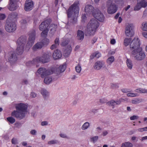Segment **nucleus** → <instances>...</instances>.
I'll list each match as a JSON object with an SVG mask.
<instances>
[{
    "mask_svg": "<svg viewBox=\"0 0 147 147\" xmlns=\"http://www.w3.org/2000/svg\"><path fill=\"white\" fill-rule=\"evenodd\" d=\"M134 26L132 24H128L126 25L125 34L126 36L131 37L134 34L133 31Z\"/></svg>",
    "mask_w": 147,
    "mask_h": 147,
    "instance_id": "12",
    "label": "nucleus"
},
{
    "mask_svg": "<svg viewBox=\"0 0 147 147\" xmlns=\"http://www.w3.org/2000/svg\"><path fill=\"white\" fill-rule=\"evenodd\" d=\"M17 1V0H9V3L16 4Z\"/></svg>",
    "mask_w": 147,
    "mask_h": 147,
    "instance_id": "60",
    "label": "nucleus"
},
{
    "mask_svg": "<svg viewBox=\"0 0 147 147\" xmlns=\"http://www.w3.org/2000/svg\"><path fill=\"white\" fill-rule=\"evenodd\" d=\"M41 93L45 98L48 97L49 95V92L46 89H44L41 90Z\"/></svg>",
    "mask_w": 147,
    "mask_h": 147,
    "instance_id": "29",
    "label": "nucleus"
},
{
    "mask_svg": "<svg viewBox=\"0 0 147 147\" xmlns=\"http://www.w3.org/2000/svg\"><path fill=\"white\" fill-rule=\"evenodd\" d=\"M75 69L76 72L78 73H80L82 69L81 66L80 64H78V65L76 66Z\"/></svg>",
    "mask_w": 147,
    "mask_h": 147,
    "instance_id": "42",
    "label": "nucleus"
},
{
    "mask_svg": "<svg viewBox=\"0 0 147 147\" xmlns=\"http://www.w3.org/2000/svg\"><path fill=\"white\" fill-rule=\"evenodd\" d=\"M71 47L69 46L68 49H67L65 50L63 52V55L65 57L69 56L71 51Z\"/></svg>",
    "mask_w": 147,
    "mask_h": 147,
    "instance_id": "28",
    "label": "nucleus"
},
{
    "mask_svg": "<svg viewBox=\"0 0 147 147\" xmlns=\"http://www.w3.org/2000/svg\"><path fill=\"white\" fill-rule=\"evenodd\" d=\"M138 1L142 7L145 8L147 6V0H138Z\"/></svg>",
    "mask_w": 147,
    "mask_h": 147,
    "instance_id": "25",
    "label": "nucleus"
},
{
    "mask_svg": "<svg viewBox=\"0 0 147 147\" xmlns=\"http://www.w3.org/2000/svg\"><path fill=\"white\" fill-rule=\"evenodd\" d=\"M48 124V122L46 121H42L41 123V125L42 126L47 125Z\"/></svg>",
    "mask_w": 147,
    "mask_h": 147,
    "instance_id": "61",
    "label": "nucleus"
},
{
    "mask_svg": "<svg viewBox=\"0 0 147 147\" xmlns=\"http://www.w3.org/2000/svg\"><path fill=\"white\" fill-rule=\"evenodd\" d=\"M60 136L63 138H67V136L65 134L61 133L59 134Z\"/></svg>",
    "mask_w": 147,
    "mask_h": 147,
    "instance_id": "59",
    "label": "nucleus"
},
{
    "mask_svg": "<svg viewBox=\"0 0 147 147\" xmlns=\"http://www.w3.org/2000/svg\"><path fill=\"white\" fill-rule=\"evenodd\" d=\"M140 47V43L139 39L137 38H134L130 44V48L132 51L131 53L134 51H137L139 49H142Z\"/></svg>",
    "mask_w": 147,
    "mask_h": 147,
    "instance_id": "4",
    "label": "nucleus"
},
{
    "mask_svg": "<svg viewBox=\"0 0 147 147\" xmlns=\"http://www.w3.org/2000/svg\"><path fill=\"white\" fill-rule=\"evenodd\" d=\"M57 46L55 44L53 45L51 47V49L53 50L57 47Z\"/></svg>",
    "mask_w": 147,
    "mask_h": 147,
    "instance_id": "63",
    "label": "nucleus"
},
{
    "mask_svg": "<svg viewBox=\"0 0 147 147\" xmlns=\"http://www.w3.org/2000/svg\"><path fill=\"white\" fill-rule=\"evenodd\" d=\"M84 32L82 30H78L77 31L76 37L77 39L80 40L82 41L84 38Z\"/></svg>",
    "mask_w": 147,
    "mask_h": 147,
    "instance_id": "20",
    "label": "nucleus"
},
{
    "mask_svg": "<svg viewBox=\"0 0 147 147\" xmlns=\"http://www.w3.org/2000/svg\"><path fill=\"white\" fill-rule=\"evenodd\" d=\"M142 7L140 4H138V1L137 3V5L135 6L134 8V10L135 11H138L140 10L141 7Z\"/></svg>",
    "mask_w": 147,
    "mask_h": 147,
    "instance_id": "43",
    "label": "nucleus"
},
{
    "mask_svg": "<svg viewBox=\"0 0 147 147\" xmlns=\"http://www.w3.org/2000/svg\"><path fill=\"white\" fill-rule=\"evenodd\" d=\"M111 87L113 89H117L119 88V86L117 84H112L111 85Z\"/></svg>",
    "mask_w": 147,
    "mask_h": 147,
    "instance_id": "51",
    "label": "nucleus"
},
{
    "mask_svg": "<svg viewBox=\"0 0 147 147\" xmlns=\"http://www.w3.org/2000/svg\"><path fill=\"white\" fill-rule=\"evenodd\" d=\"M15 105L16 110L11 113V116L19 119H23L27 113V105L24 103H20L15 104Z\"/></svg>",
    "mask_w": 147,
    "mask_h": 147,
    "instance_id": "2",
    "label": "nucleus"
},
{
    "mask_svg": "<svg viewBox=\"0 0 147 147\" xmlns=\"http://www.w3.org/2000/svg\"><path fill=\"white\" fill-rule=\"evenodd\" d=\"M59 39L58 38H56L55 40V44L58 46L59 44Z\"/></svg>",
    "mask_w": 147,
    "mask_h": 147,
    "instance_id": "54",
    "label": "nucleus"
},
{
    "mask_svg": "<svg viewBox=\"0 0 147 147\" xmlns=\"http://www.w3.org/2000/svg\"><path fill=\"white\" fill-rule=\"evenodd\" d=\"M142 34L144 37L147 38V32H144L142 33Z\"/></svg>",
    "mask_w": 147,
    "mask_h": 147,
    "instance_id": "64",
    "label": "nucleus"
},
{
    "mask_svg": "<svg viewBox=\"0 0 147 147\" xmlns=\"http://www.w3.org/2000/svg\"><path fill=\"white\" fill-rule=\"evenodd\" d=\"M26 38L25 37L21 36L17 40L18 44L24 46L26 43Z\"/></svg>",
    "mask_w": 147,
    "mask_h": 147,
    "instance_id": "22",
    "label": "nucleus"
},
{
    "mask_svg": "<svg viewBox=\"0 0 147 147\" xmlns=\"http://www.w3.org/2000/svg\"><path fill=\"white\" fill-rule=\"evenodd\" d=\"M49 42V40L47 38H45L41 42H38L32 47V50L34 51L41 49L42 47L45 45H47Z\"/></svg>",
    "mask_w": 147,
    "mask_h": 147,
    "instance_id": "10",
    "label": "nucleus"
},
{
    "mask_svg": "<svg viewBox=\"0 0 147 147\" xmlns=\"http://www.w3.org/2000/svg\"><path fill=\"white\" fill-rule=\"evenodd\" d=\"M132 54L134 59L138 61L143 60L146 57L144 53L142 51V49H139L137 51H134Z\"/></svg>",
    "mask_w": 147,
    "mask_h": 147,
    "instance_id": "5",
    "label": "nucleus"
},
{
    "mask_svg": "<svg viewBox=\"0 0 147 147\" xmlns=\"http://www.w3.org/2000/svg\"><path fill=\"white\" fill-rule=\"evenodd\" d=\"M37 132L35 129L32 130L30 131V133L33 135H36Z\"/></svg>",
    "mask_w": 147,
    "mask_h": 147,
    "instance_id": "57",
    "label": "nucleus"
},
{
    "mask_svg": "<svg viewBox=\"0 0 147 147\" xmlns=\"http://www.w3.org/2000/svg\"><path fill=\"white\" fill-rule=\"evenodd\" d=\"M125 99L126 100H127L126 98L124 99L123 98H121L117 100L116 101H115L116 105H119L120 104L121 102H123L125 100Z\"/></svg>",
    "mask_w": 147,
    "mask_h": 147,
    "instance_id": "44",
    "label": "nucleus"
},
{
    "mask_svg": "<svg viewBox=\"0 0 147 147\" xmlns=\"http://www.w3.org/2000/svg\"><path fill=\"white\" fill-rule=\"evenodd\" d=\"M50 24V20H45L42 22L40 25L39 29L42 31L46 29H49L48 27Z\"/></svg>",
    "mask_w": 147,
    "mask_h": 147,
    "instance_id": "14",
    "label": "nucleus"
},
{
    "mask_svg": "<svg viewBox=\"0 0 147 147\" xmlns=\"http://www.w3.org/2000/svg\"><path fill=\"white\" fill-rule=\"evenodd\" d=\"M101 56V54L98 51H96L93 53L91 56V59H93L94 57H96L97 58H99Z\"/></svg>",
    "mask_w": 147,
    "mask_h": 147,
    "instance_id": "32",
    "label": "nucleus"
},
{
    "mask_svg": "<svg viewBox=\"0 0 147 147\" xmlns=\"http://www.w3.org/2000/svg\"><path fill=\"white\" fill-rule=\"evenodd\" d=\"M5 30L9 32H14L16 29V24L14 22L11 21H8L6 20L5 26Z\"/></svg>",
    "mask_w": 147,
    "mask_h": 147,
    "instance_id": "9",
    "label": "nucleus"
},
{
    "mask_svg": "<svg viewBox=\"0 0 147 147\" xmlns=\"http://www.w3.org/2000/svg\"><path fill=\"white\" fill-rule=\"evenodd\" d=\"M121 91L124 93H128L129 92V90L126 88H123L121 89Z\"/></svg>",
    "mask_w": 147,
    "mask_h": 147,
    "instance_id": "56",
    "label": "nucleus"
},
{
    "mask_svg": "<svg viewBox=\"0 0 147 147\" xmlns=\"http://www.w3.org/2000/svg\"><path fill=\"white\" fill-rule=\"evenodd\" d=\"M131 41V39L130 38H125L123 41V44L125 47L128 46L130 43Z\"/></svg>",
    "mask_w": 147,
    "mask_h": 147,
    "instance_id": "34",
    "label": "nucleus"
},
{
    "mask_svg": "<svg viewBox=\"0 0 147 147\" xmlns=\"http://www.w3.org/2000/svg\"><path fill=\"white\" fill-rule=\"evenodd\" d=\"M81 21L82 22L84 23L87 20V17L86 14H83L82 16Z\"/></svg>",
    "mask_w": 147,
    "mask_h": 147,
    "instance_id": "46",
    "label": "nucleus"
},
{
    "mask_svg": "<svg viewBox=\"0 0 147 147\" xmlns=\"http://www.w3.org/2000/svg\"><path fill=\"white\" fill-rule=\"evenodd\" d=\"M98 136H96L93 137L91 138L90 139L94 143L97 141L98 139Z\"/></svg>",
    "mask_w": 147,
    "mask_h": 147,
    "instance_id": "48",
    "label": "nucleus"
},
{
    "mask_svg": "<svg viewBox=\"0 0 147 147\" xmlns=\"http://www.w3.org/2000/svg\"><path fill=\"white\" fill-rule=\"evenodd\" d=\"M79 1L75 2L67 10V13L68 23H71L73 24H76L79 13Z\"/></svg>",
    "mask_w": 147,
    "mask_h": 147,
    "instance_id": "1",
    "label": "nucleus"
},
{
    "mask_svg": "<svg viewBox=\"0 0 147 147\" xmlns=\"http://www.w3.org/2000/svg\"><path fill=\"white\" fill-rule=\"evenodd\" d=\"M37 72L40 75L42 78L52 74L53 71L51 69H47L44 67L39 68L37 70Z\"/></svg>",
    "mask_w": 147,
    "mask_h": 147,
    "instance_id": "8",
    "label": "nucleus"
},
{
    "mask_svg": "<svg viewBox=\"0 0 147 147\" xmlns=\"http://www.w3.org/2000/svg\"><path fill=\"white\" fill-rule=\"evenodd\" d=\"M104 64L105 62L103 61H98L95 63L94 68L96 70H99L103 67Z\"/></svg>",
    "mask_w": 147,
    "mask_h": 147,
    "instance_id": "18",
    "label": "nucleus"
},
{
    "mask_svg": "<svg viewBox=\"0 0 147 147\" xmlns=\"http://www.w3.org/2000/svg\"><path fill=\"white\" fill-rule=\"evenodd\" d=\"M24 46L18 44V47L16 50V52L18 55H21L24 51Z\"/></svg>",
    "mask_w": 147,
    "mask_h": 147,
    "instance_id": "23",
    "label": "nucleus"
},
{
    "mask_svg": "<svg viewBox=\"0 0 147 147\" xmlns=\"http://www.w3.org/2000/svg\"><path fill=\"white\" fill-rule=\"evenodd\" d=\"M90 126V124L88 122H86L84 123L82 127V130H85L87 129Z\"/></svg>",
    "mask_w": 147,
    "mask_h": 147,
    "instance_id": "38",
    "label": "nucleus"
},
{
    "mask_svg": "<svg viewBox=\"0 0 147 147\" xmlns=\"http://www.w3.org/2000/svg\"><path fill=\"white\" fill-rule=\"evenodd\" d=\"M107 104L109 106H113V108H114V106L116 105L115 101L113 100L108 102Z\"/></svg>",
    "mask_w": 147,
    "mask_h": 147,
    "instance_id": "40",
    "label": "nucleus"
},
{
    "mask_svg": "<svg viewBox=\"0 0 147 147\" xmlns=\"http://www.w3.org/2000/svg\"><path fill=\"white\" fill-rule=\"evenodd\" d=\"M114 60V57L112 56L108 59L107 62L108 64L110 65L113 62Z\"/></svg>",
    "mask_w": 147,
    "mask_h": 147,
    "instance_id": "37",
    "label": "nucleus"
},
{
    "mask_svg": "<svg viewBox=\"0 0 147 147\" xmlns=\"http://www.w3.org/2000/svg\"><path fill=\"white\" fill-rule=\"evenodd\" d=\"M69 42V41L68 40H65V41L63 42L62 43L61 45L62 46H65L67 45Z\"/></svg>",
    "mask_w": 147,
    "mask_h": 147,
    "instance_id": "55",
    "label": "nucleus"
},
{
    "mask_svg": "<svg viewBox=\"0 0 147 147\" xmlns=\"http://www.w3.org/2000/svg\"><path fill=\"white\" fill-rule=\"evenodd\" d=\"M112 45H114L116 42L115 40V39H112L110 41Z\"/></svg>",
    "mask_w": 147,
    "mask_h": 147,
    "instance_id": "62",
    "label": "nucleus"
},
{
    "mask_svg": "<svg viewBox=\"0 0 147 147\" xmlns=\"http://www.w3.org/2000/svg\"><path fill=\"white\" fill-rule=\"evenodd\" d=\"M99 26V24L98 21L95 19H92L87 25L86 32L89 35H93L95 34Z\"/></svg>",
    "mask_w": 147,
    "mask_h": 147,
    "instance_id": "3",
    "label": "nucleus"
},
{
    "mask_svg": "<svg viewBox=\"0 0 147 147\" xmlns=\"http://www.w3.org/2000/svg\"><path fill=\"white\" fill-rule=\"evenodd\" d=\"M53 56L55 59H57L61 57L62 54L60 51L57 49L53 53Z\"/></svg>",
    "mask_w": 147,
    "mask_h": 147,
    "instance_id": "21",
    "label": "nucleus"
},
{
    "mask_svg": "<svg viewBox=\"0 0 147 147\" xmlns=\"http://www.w3.org/2000/svg\"><path fill=\"white\" fill-rule=\"evenodd\" d=\"M127 96L128 97H135L137 96V94L136 93L129 92L127 94Z\"/></svg>",
    "mask_w": 147,
    "mask_h": 147,
    "instance_id": "45",
    "label": "nucleus"
},
{
    "mask_svg": "<svg viewBox=\"0 0 147 147\" xmlns=\"http://www.w3.org/2000/svg\"><path fill=\"white\" fill-rule=\"evenodd\" d=\"M7 121L11 123H13L15 122V119L12 117H9L7 118Z\"/></svg>",
    "mask_w": 147,
    "mask_h": 147,
    "instance_id": "41",
    "label": "nucleus"
},
{
    "mask_svg": "<svg viewBox=\"0 0 147 147\" xmlns=\"http://www.w3.org/2000/svg\"><path fill=\"white\" fill-rule=\"evenodd\" d=\"M6 17L5 15L4 14L0 13V20H4Z\"/></svg>",
    "mask_w": 147,
    "mask_h": 147,
    "instance_id": "50",
    "label": "nucleus"
},
{
    "mask_svg": "<svg viewBox=\"0 0 147 147\" xmlns=\"http://www.w3.org/2000/svg\"><path fill=\"white\" fill-rule=\"evenodd\" d=\"M8 59L11 63H13L16 61L17 58L15 53L11 52L9 53Z\"/></svg>",
    "mask_w": 147,
    "mask_h": 147,
    "instance_id": "16",
    "label": "nucleus"
},
{
    "mask_svg": "<svg viewBox=\"0 0 147 147\" xmlns=\"http://www.w3.org/2000/svg\"><path fill=\"white\" fill-rule=\"evenodd\" d=\"M96 9H94L93 6L91 5H86L84 8V11L87 13L92 14V13L94 12V10Z\"/></svg>",
    "mask_w": 147,
    "mask_h": 147,
    "instance_id": "17",
    "label": "nucleus"
},
{
    "mask_svg": "<svg viewBox=\"0 0 147 147\" xmlns=\"http://www.w3.org/2000/svg\"><path fill=\"white\" fill-rule=\"evenodd\" d=\"M44 78H45L44 80V82L46 84H49L52 81V79L50 76H47Z\"/></svg>",
    "mask_w": 147,
    "mask_h": 147,
    "instance_id": "27",
    "label": "nucleus"
},
{
    "mask_svg": "<svg viewBox=\"0 0 147 147\" xmlns=\"http://www.w3.org/2000/svg\"><path fill=\"white\" fill-rule=\"evenodd\" d=\"M17 16V14L16 13L12 12L9 14L7 20L8 21L12 20L16 18Z\"/></svg>",
    "mask_w": 147,
    "mask_h": 147,
    "instance_id": "24",
    "label": "nucleus"
},
{
    "mask_svg": "<svg viewBox=\"0 0 147 147\" xmlns=\"http://www.w3.org/2000/svg\"><path fill=\"white\" fill-rule=\"evenodd\" d=\"M94 12L92 13V15L95 18L100 22H103L104 19L103 14L100 11L97 9L94 10Z\"/></svg>",
    "mask_w": 147,
    "mask_h": 147,
    "instance_id": "13",
    "label": "nucleus"
},
{
    "mask_svg": "<svg viewBox=\"0 0 147 147\" xmlns=\"http://www.w3.org/2000/svg\"><path fill=\"white\" fill-rule=\"evenodd\" d=\"M143 100L142 99L139 98H136L131 100V102L132 104H136L142 102Z\"/></svg>",
    "mask_w": 147,
    "mask_h": 147,
    "instance_id": "31",
    "label": "nucleus"
},
{
    "mask_svg": "<svg viewBox=\"0 0 147 147\" xmlns=\"http://www.w3.org/2000/svg\"><path fill=\"white\" fill-rule=\"evenodd\" d=\"M66 67L65 64H63L60 66L58 68L56 69L55 73L59 75L61 73L64 71Z\"/></svg>",
    "mask_w": 147,
    "mask_h": 147,
    "instance_id": "19",
    "label": "nucleus"
},
{
    "mask_svg": "<svg viewBox=\"0 0 147 147\" xmlns=\"http://www.w3.org/2000/svg\"><path fill=\"white\" fill-rule=\"evenodd\" d=\"M126 63L128 68L129 69H131L133 66L131 61L129 59H127L126 61Z\"/></svg>",
    "mask_w": 147,
    "mask_h": 147,
    "instance_id": "30",
    "label": "nucleus"
},
{
    "mask_svg": "<svg viewBox=\"0 0 147 147\" xmlns=\"http://www.w3.org/2000/svg\"><path fill=\"white\" fill-rule=\"evenodd\" d=\"M113 1V0H109L107 2L106 6L107 8V12L109 14L114 13L117 10L115 5L112 3Z\"/></svg>",
    "mask_w": 147,
    "mask_h": 147,
    "instance_id": "6",
    "label": "nucleus"
},
{
    "mask_svg": "<svg viewBox=\"0 0 147 147\" xmlns=\"http://www.w3.org/2000/svg\"><path fill=\"white\" fill-rule=\"evenodd\" d=\"M51 55L50 53H46L41 57H37L36 58L35 60L38 62H42L43 63H47L49 61Z\"/></svg>",
    "mask_w": 147,
    "mask_h": 147,
    "instance_id": "7",
    "label": "nucleus"
},
{
    "mask_svg": "<svg viewBox=\"0 0 147 147\" xmlns=\"http://www.w3.org/2000/svg\"><path fill=\"white\" fill-rule=\"evenodd\" d=\"M8 8L10 11L15 10L16 9V4L9 3Z\"/></svg>",
    "mask_w": 147,
    "mask_h": 147,
    "instance_id": "26",
    "label": "nucleus"
},
{
    "mask_svg": "<svg viewBox=\"0 0 147 147\" xmlns=\"http://www.w3.org/2000/svg\"><path fill=\"white\" fill-rule=\"evenodd\" d=\"M141 28L143 31H147V22H144L142 23Z\"/></svg>",
    "mask_w": 147,
    "mask_h": 147,
    "instance_id": "33",
    "label": "nucleus"
},
{
    "mask_svg": "<svg viewBox=\"0 0 147 147\" xmlns=\"http://www.w3.org/2000/svg\"><path fill=\"white\" fill-rule=\"evenodd\" d=\"M11 142L12 144H18V141L16 139L13 138L11 140Z\"/></svg>",
    "mask_w": 147,
    "mask_h": 147,
    "instance_id": "53",
    "label": "nucleus"
},
{
    "mask_svg": "<svg viewBox=\"0 0 147 147\" xmlns=\"http://www.w3.org/2000/svg\"><path fill=\"white\" fill-rule=\"evenodd\" d=\"M133 145L132 143L129 142H125L123 143L121 147H132Z\"/></svg>",
    "mask_w": 147,
    "mask_h": 147,
    "instance_id": "36",
    "label": "nucleus"
},
{
    "mask_svg": "<svg viewBox=\"0 0 147 147\" xmlns=\"http://www.w3.org/2000/svg\"><path fill=\"white\" fill-rule=\"evenodd\" d=\"M135 91L140 93H144L147 92V90L145 89L139 88L136 89Z\"/></svg>",
    "mask_w": 147,
    "mask_h": 147,
    "instance_id": "35",
    "label": "nucleus"
},
{
    "mask_svg": "<svg viewBox=\"0 0 147 147\" xmlns=\"http://www.w3.org/2000/svg\"><path fill=\"white\" fill-rule=\"evenodd\" d=\"M139 118V117L138 116L134 115L132 116H131L130 117V119L131 120H133L138 119Z\"/></svg>",
    "mask_w": 147,
    "mask_h": 147,
    "instance_id": "49",
    "label": "nucleus"
},
{
    "mask_svg": "<svg viewBox=\"0 0 147 147\" xmlns=\"http://www.w3.org/2000/svg\"><path fill=\"white\" fill-rule=\"evenodd\" d=\"M29 37L28 39L27 46L30 48L32 47L34 43L35 38V31L33 30L30 32Z\"/></svg>",
    "mask_w": 147,
    "mask_h": 147,
    "instance_id": "11",
    "label": "nucleus"
},
{
    "mask_svg": "<svg viewBox=\"0 0 147 147\" xmlns=\"http://www.w3.org/2000/svg\"><path fill=\"white\" fill-rule=\"evenodd\" d=\"M20 22L22 25H23L26 24L27 23V21L26 20L24 19L20 21Z\"/></svg>",
    "mask_w": 147,
    "mask_h": 147,
    "instance_id": "52",
    "label": "nucleus"
},
{
    "mask_svg": "<svg viewBox=\"0 0 147 147\" xmlns=\"http://www.w3.org/2000/svg\"><path fill=\"white\" fill-rule=\"evenodd\" d=\"M33 6V3L31 0H27L25 4L24 9L26 11H30L32 9Z\"/></svg>",
    "mask_w": 147,
    "mask_h": 147,
    "instance_id": "15",
    "label": "nucleus"
},
{
    "mask_svg": "<svg viewBox=\"0 0 147 147\" xmlns=\"http://www.w3.org/2000/svg\"><path fill=\"white\" fill-rule=\"evenodd\" d=\"M106 101V100L105 98H101L100 100V102L101 103H105Z\"/></svg>",
    "mask_w": 147,
    "mask_h": 147,
    "instance_id": "58",
    "label": "nucleus"
},
{
    "mask_svg": "<svg viewBox=\"0 0 147 147\" xmlns=\"http://www.w3.org/2000/svg\"><path fill=\"white\" fill-rule=\"evenodd\" d=\"M57 140H52L50 141H49L48 142V144L49 145L53 144H56L57 143Z\"/></svg>",
    "mask_w": 147,
    "mask_h": 147,
    "instance_id": "47",
    "label": "nucleus"
},
{
    "mask_svg": "<svg viewBox=\"0 0 147 147\" xmlns=\"http://www.w3.org/2000/svg\"><path fill=\"white\" fill-rule=\"evenodd\" d=\"M42 31L41 34V36L45 37H46L49 31V29H45Z\"/></svg>",
    "mask_w": 147,
    "mask_h": 147,
    "instance_id": "39",
    "label": "nucleus"
}]
</instances>
